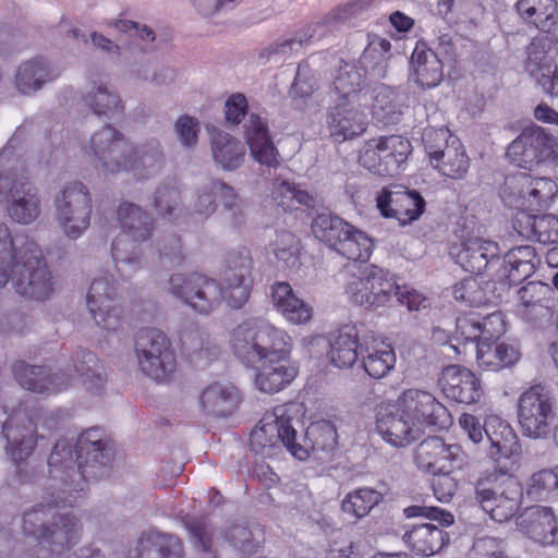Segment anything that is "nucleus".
<instances>
[{
    "label": "nucleus",
    "mask_w": 558,
    "mask_h": 558,
    "mask_svg": "<svg viewBox=\"0 0 558 558\" xmlns=\"http://www.w3.org/2000/svg\"><path fill=\"white\" fill-rule=\"evenodd\" d=\"M444 76L442 63L425 43L417 41L409 62V77L420 88H434Z\"/></svg>",
    "instance_id": "c85d7f7f"
},
{
    "label": "nucleus",
    "mask_w": 558,
    "mask_h": 558,
    "mask_svg": "<svg viewBox=\"0 0 558 558\" xmlns=\"http://www.w3.org/2000/svg\"><path fill=\"white\" fill-rule=\"evenodd\" d=\"M72 365L53 374L46 366H32L16 361L12 372L16 381L25 389L37 393H58L80 379L87 390H99L107 381V375L97 356L87 350L75 352Z\"/></svg>",
    "instance_id": "7ed1b4c3"
},
{
    "label": "nucleus",
    "mask_w": 558,
    "mask_h": 558,
    "mask_svg": "<svg viewBox=\"0 0 558 558\" xmlns=\"http://www.w3.org/2000/svg\"><path fill=\"white\" fill-rule=\"evenodd\" d=\"M411 153L412 145L408 138L400 135L378 136L361 145L357 162L375 175L395 178L404 171Z\"/></svg>",
    "instance_id": "1a4fd4ad"
},
{
    "label": "nucleus",
    "mask_w": 558,
    "mask_h": 558,
    "mask_svg": "<svg viewBox=\"0 0 558 558\" xmlns=\"http://www.w3.org/2000/svg\"><path fill=\"white\" fill-rule=\"evenodd\" d=\"M2 435L7 439L5 450L16 465V475L21 483L27 482V474L21 466L37 446L36 424L21 412H13L2 426Z\"/></svg>",
    "instance_id": "f3484780"
},
{
    "label": "nucleus",
    "mask_w": 558,
    "mask_h": 558,
    "mask_svg": "<svg viewBox=\"0 0 558 558\" xmlns=\"http://www.w3.org/2000/svg\"><path fill=\"white\" fill-rule=\"evenodd\" d=\"M518 420L522 434L538 439L551 433L556 420L554 401L545 387L534 385L519 398Z\"/></svg>",
    "instance_id": "ddd939ff"
},
{
    "label": "nucleus",
    "mask_w": 558,
    "mask_h": 558,
    "mask_svg": "<svg viewBox=\"0 0 558 558\" xmlns=\"http://www.w3.org/2000/svg\"><path fill=\"white\" fill-rule=\"evenodd\" d=\"M376 207L384 218L396 219L401 227L420 219L425 201L420 193L401 186L383 187L376 196Z\"/></svg>",
    "instance_id": "aec40b11"
},
{
    "label": "nucleus",
    "mask_w": 558,
    "mask_h": 558,
    "mask_svg": "<svg viewBox=\"0 0 558 558\" xmlns=\"http://www.w3.org/2000/svg\"><path fill=\"white\" fill-rule=\"evenodd\" d=\"M0 193L4 194L7 213L13 221L27 225L40 214L37 189L26 178L0 177Z\"/></svg>",
    "instance_id": "6ab92c4d"
},
{
    "label": "nucleus",
    "mask_w": 558,
    "mask_h": 558,
    "mask_svg": "<svg viewBox=\"0 0 558 558\" xmlns=\"http://www.w3.org/2000/svg\"><path fill=\"white\" fill-rule=\"evenodd\" d=\"M414 462L430 474L452 473L466 464V454L457 444L448 445L440 437H428L415 448Z\"/></svg>",
    "instance_id": "a211bd4d"
},
{
    "label": "nucleus",
    "mask_w": 558,
    "mask_h": 558,
    "mask_svg": "<svg viewBox=\"0 0 558 558\" xmlns=\"http://www.w3.org/2000/svg\"><path fill=\"white\" fill-rule=\"evenodd\" d=\"M118 221L122 233L148 240L151 233V219L146 211L132 203H121L118 207Z\"/></svg>",
    "instance_id": "8fccbe9b"
},
{
    "label": "nucleus",
    "mask_w": 558,
    "mask_h": 558,
    "mask_svg": "<svg viewBox=\"0 0 558 558\" xmlns=\"http://www.w3.org/2000/svg\"><path fill=\"white\" fill-rule=\"evenodd\" d=\"M244 135L255 161L268 167L278 166V150L269 135L267 123L259 116L250 114L244 125Z\"/></svg>",
    "instance_id": "2f4dec72"
},
{
    "label": "nucleus",
    "mask_w": 558,
    "mask_h": 558,
    "mask_svg": "<svg viewBox=\"0 0 558 558\" xmlns=\"http://www.w3.org/2000/svg\"><path fill=\"white\" fill-rule=\"evenodd\" d=\"M372 246L371 238L365 232L350 225V230L348 233H343L335 251L350 260L364 262L368 259Z\"/></svg>",
    "instance_id": "5fc2aeb1"
},
{
    "label": "nucleus",
    "mask_w": 558,
    "mask_h": 558,
    "mask_svg": "<svg viewBox=\"0 0 558 558\" xmlns=\"http://www.w3.org/2000/svg\"><path fill=\"white\" fill-rule=\"evenodd\" d=\"M407 547L416 556L432 557L449 545V534L432 523L412 525L402 536Z\"/></svg>",
    "instance_id": "473e14b6"
},
{
    "label": "nucleus",
    "mask_w": 558,
    "mask_h": 558,
    "mask_svg": "<svg viewBox=\"0 0 558 558\" xmlns=\"http://www.w3.org/2000/svg\"><path fill=\"white\" fill-rule=\"evenodd\" d=\"M518 304L542 303L555 300V291L546 281H526L518 290Z\"/></svg>",
    "instance_id": "69168bd1"
},
{
    "label": "nucleus",
    "mask_w": 558,
    "mask_h": 558,
    "mask_svg": "<svg viewBox=\"0 0 558 558\" xmlns=\"http://www.w3.org/2000/svg\"><path fill=\"white\" fill-rule=\"evenodd\" d=\"M437 11L449 23L475 24L483 8L477 0H439Z\"/></svg>",
    "instance_id": "603ef678"
},
{
    "label": "nucleus",
    "mask_w": 558,
    "mask_h": 558,
    "mask_svg": "<svg viewBox=\"0 0 558 558\" xmlns=\"http://www.w3.org/2000/svg\"><path fill=\"white\" fill-rule=\"evenodd\" d=\"M242 401L240 390L232 384L214 383L199 395L198 403L204 413L215 417L233 414Z\"/></svg>",
    "instance_id": "7c9ffc66"
},
{
    "label": "nucleus",
    "mask_w": 558,
    "mask_h": 558,
    "mask_svg": "<svg viewBox=\"0 0 558 558\" xmlns=\"http://www.w3.org/2000/svg\"><path fill=\"white\" fill-rule=\"evenodd\" d=\"M83 99L86 106L99 117L114 119L124 112L121 97L102 80H90Z\"/></svg>",
    "instance_id": "c9c22d12"
},
{
    "label": "nucleus",
    "mask_w": 558,
    "mask_h": 558,
    "mask_svg": "<svg viewBox=\"0 0 558 558\" xmlns=\"http://www.w3.org/2000/svg\"><path fill=\"white\" fill-rule=\"evenodd\" d=\"M134 558H183V544L174 535L149 531L138 538Z\"/></svg>",
    "instance_id": "58836bf2"
},
{
    "label": "nucleus",
    "mask_w": 558,
    "mask_h": 558,
    "mask_svg": "<svg viewBox=\"0 0 558 558\" xmlns=\"http://www.w3.org/2000/svg\"><path fill=\"white\" fill-rule=\"evenodd\" d=\"M368 104L363 109L383 123H391L399 113L397 95L390 87L380 85L368 92Z\"/></svg>",
    "instance_id": "09e8293b"
},
{
    "label": "nucleus",
    "mask_w": 558,
    "mask_h": 558,
    "mask_svg": "<svg viewBox=\"0 0 558 558\" xmlns=\"http://www.w3.org/2000/svg\"><path fill=\"white\" fill-rule=\"evenodd\" d=\"M349 230L350 223L327 213L317 215L312 222L314 236L333 250L339 245L343 233H348Z\"/></svg>",
    "instance_id": "864d4df0"
},
{
    "label": "nucleus",
    "mask_w": 558,
    "mask_h": 558,
    "mask_svg": "<svg viewBox=\"0 0 558 558\" xmlns=\"http://www.w3.org/2000/svg\"><path fill=\"white\" fill-rule=\"evenodd\" d=\"M56 207L57 220L69 238L76 239L88 228L92 199L83 183L66 184L56 199Z\"/></svg>",
    "instance_id": "dca6fc26"
},
{
    "label": "nucleus",
    "mask_w": 558,
    "mask_h": 558,
    "mask_svg": "<svg viewBox=\"0 0 558 558\" xmlns=\"http://www.w3.org/2000/svg\"><path fill=\"white\" fill-rule=\"evenodd\" d=\"M130 144L112 126H105L94 133L85 147V154L99 171L106 174L121 172L122 169H134L133 163L126 162Z\"/></svg>",
    "instance_id": "4468645a"
},
{
    "label": "nucleus",
    "mask_w": 558,
    "mask_h": 558,
    "mask_svg": "<svg viewBox=\"0 0 558 558\" xmlns=\"http://www.w3.org/2000/svg\"><path fill=\"white\" fill-rule=\"evenodd\" d=\"M383 500L379 492L373 488H359L349 493L342 501V510L360 519L367 515L371 510Z\"/></svg>",
    "instance_id": "4d7b16f0"
},
{
    "label": "nucleus",
    "mask_w": 558,
    "mask_h": 558,
    "mask_svg": "<svg viewBox=\"0 0 558 558\" xmlns=\"http://www.w3.org/2000/svg\"><path fill=\"white\" fill-rule=\"evenodd\" d=\"M368 113L359 104L338 102L328 117L330 137L343 143L361 136L367 129Z\"/></svg>",
    "instance_id": "b1692460"
},
{
    "label": "nucleus",
    "mask_w": 558,
    "mask_h": 558,
    "mask_svg": "<svg viewBox=\"0 0 558 558\" xmlns=\"http://www.w3.org/2000/svg\"><path fill=\"white\" fill-rule=\"evenodd\" d=\"M518 14L543 32L558 27V2L556 0H518Z\"/></svg>",
    "instance_id": "a19ab883"
},
{
    "label": "nucleus",
    "mask_w": 558,
    "mask_h": 558,
    "mask_svg": "<svg viewBox=\"0 0 558 558\" xmlns=\"http://www.w3.org/2000/svg\"><path fill=\"white\" fill-rule=\"evenodd\" d=\"M163 161L160 144L157 142H150L136 147L130 145L126 162L133 163L135 167L134 169H122V171L134 172L138 178L149 177L160 171Z\"/></svg>",
    "instance_id": "37998d69"
},
{
    "label": "nucleus",
    "mask_w": 558,
    "mask_h": 558,
    "mask_svg": "<svg viewBox=\"0 0 558 558\" xmlns=\"http://www.w3.org/2000/svg\"><path fill=\"white\" fill-rule=\"evenodd\" d=\"M116 281H92L86 303L96 324L106 330L120 327V308L112 304Z\"/></svg>",
    "instance_id": "cd10ccee"
},
{
    "label": "nucleus",
    "mask_w": 558,
    "mask_h": 558,
    "mask_svg": "<svg viewBox=\"0 0 558 558\" xmlns=\"http://www.w3.org/2000/svg\"><path fill=\"white\" fill-rule=\"evenodd\" d=\"M135 351L143 373L159 383L168 381L177 360L168 337L156 328H144L135 336Z\"/></svg>",
    "instance_id": "9d476101"
},
{
    "label": "nucleus",
    "mask_w": 558,
    "mask_h": 558,
    "mask_svg": "<svg viewBox=\"0 0 558 558\" xmlns=\"http://www.w3.org/2000/svg\"><path fill=\"white\" fill-rule=\"evenodd\" d=\"M512 281H458L453 296L469 306L480 307L501 301V291L511 288Z\"/></svg>",
    "instance_id": "72a5a7b5"
},
{
    "label": "nucleus",
    "mask_w": 558,
    "mask_h": 558,
    "mask_svg": "<svg viewBox=\"0 0 558 558\" xmlns=\"http://www.w3.org/2000/svg\"><path fill=\"white\" fill-rule=\"evenodd\" d=\"M111 448L99 428L83 432L74 447L65 439L53 446L48 458V476L43 486V502L23 514L22 527L35 544L28 549L34 558H53L77 544L81 526L70 513L59 509L74 507L85 496L87 478H100L108 472Z\"/></svg>",
    "instance_id": "f257e3e1"
},
{
    "label": "nucleus",
    "mask_w": 558,
    "mask_h": 558,
    "mask_svg": "<svg viewBox=\"0 0 558 558\" xmlns=\"http://www.w3.org/2000/svg\"><path fill=\"white\" fill-rule=\"evenodd\" d=\"M499 247L496 242L482 238H471L461 244L456 254L457 263L470 275L480 276L498 255Z\"/></svg>",
    "instance_id": "f704fd0d"
},
{
    "label": "nucleus",
    "mask_w": 558,
    "mask_h": 558,
    "mask_svg": "<svg viewBox=\"0 0 558 558\" xmlns=\"http://www.w3.org/2000/svg\"><path fill=\"white\" fill-rule=\"evenodd\" d=\"M46 265L37 244L0 223V279L40 278Z\"/></svg>",
    "instance_id": "6e6552de"
},
{
    "label": "nucleus",
    "mask_w": 558,
    "mask_h": 558,
    "mask_svg": "<svg viewBox=\"0 0 558 558\" xmlns=\"http://www.w3.org/2000/svg\"><path fill=\"white\" fill-rule=\"evenodd\" d=\"M524 71L545 95L558 98V39L533 40L527 48Z\"/></svg>",
    "instance_id": "2eb2a0df"
},
{
    "label": "nucleus",
    "mask_w": 558,
    "mask_h": 558,
    "mask_svg": "<svg viewBox=\"0 0 558 558\" xmlns=\"http://www.w3.org/2000/svg\"><path fill=\"white\" fill-rule=\"evenodd\" d=\"M280 351L262 362L255 375L256 387L266 393H276L288 387L296 377L298 367L287 357L290 349L287 339L279 345Z\"/></svg>",
    "instance_id": "5701e85b"
},
{
    "label": "nucleus",
    "mask_w": 558,
    "mask_h": 558,
    "mask_svg": "<svg viewBox=\"0 0 558 558\" xmlns=\"http://www.w3.org/2000/svg\"><path fill=\"white\" fill-rule=\"evenodd\" d=\"M376 428L383 439L395 447H405L415 441L421 434L420 428L401 410L399 401L377 417Z\"/></svg>",
    "instance_id": "a878e982"
},
{
    "label": "nucleus",
    "mask_w": 558,
    "mask_h": 558,
    "mask_svg": "<svg viewBox=\"0 0 558 558\" xmlns=\"http://www.w3.org/2000/svg\"><path fill=\"white\" fill-rule=\"evenodd\" d=\"M360 361L365 373L375 379L386 377L396 365L392 345L377 336H366L360 343Z\"/></svg>",
    "instance_id": "bb28decb"
},
{
    "label": "nucleus",
    "mask_w": 558,
    "mask_h": 558,
    "mask_svg": "<svg viewBox=\"0 0 558 558\" xmlns=\"http://www.w3.org/2000/svg\"><path fill=\"white\" fill-rule=\"evenodd\" d=\"M507 158L513 165L531 169L542 163L558 165V140L543 128H526L508 146Z\"/></svg>",
    "instance_id": "f8f14e48"
},
{
    "label": "nucleus",
    "mask_w": 558,
    "mask_h": 558,
    "mask_svg": "<svg viewBox=\"0 0 558 558\" xmlns=\"http://www.w3.org/2000/svg\"><path fill=\"white\" fill-rule=\"evenodd\" d=\"M286 339L289 337L283 330L260 318H248L232 330L230 347L243 364L255 367L280 351Z\"/></svg>",
    "instance_id": "423d86ee"
},
{
    "label": "nucleus",
    "mask_w": 558,
    "mask_h": 558,
    "mask_svg": "<svg viewBox=\"0 0 558 558\" xmlns=\"http://www.w3.org/2000/svg\"><path fill=\"white\" fill-rule=\"evenodd\" d=\"M276 308L293 324H306L313 317V308L299 298L288 281H276L271 287Z\"/></svg>",
    "instance_id": "e433bc0d"
},
{
    "label": "nucleus",
    "mask_w": 558,
    "mask_h": 558,
    "mask_svg": "<svg viewBox=\"0 0 558 558\" xmlns=\"http://www.w3.org/2000/svg\"><path fill=\"white\" fill-rule=\"evenodd\" d=\"M429 163L442 175L462 179L470 166L469 157L461 141L447 129H427L423 133Z\"/></svg>",
    "instance_id": "9b49d317"
},
{
    "label": "nucleus",
    "mask_w": 558,
    "mask_h": 558,
    "mask_svg": "<svg viewBox=\"0 0 558 558\" xmlns=\"http://www.w3.org/2000/svg\"><path fill=\"white\" fill-rule=\"evenodd\" d=\"M331 31L326 22H317L299 33L298 37L283 41L278 45L276 53L287 54L289 51L299 50L304 44L318 40Z\"/></svg>",
    "instance_id": "680f3d73"
},
{
    "label": "nucleus",
    "mask_w": 558,
    "mask_h": 558,
    "mask_svg": "<svg viewBox=\"0 0 558 558\" xmlns=\"http://www.w3.org/2000/svg\"><path fill=\"white\" fill-rule=\"evenodd\" d=\"M278 267L295 269L300 266V241L288 231L279 232L272 243Z\"/></svg>",
    "instance_id": "13d9d810"
},
{
    "label": "nucleus",
    "mask_w": 558,
    "mask_h": 558,
    "mask_svg": "<svg viewBox=\"0 0 558 558\" xmlns=\"http://www.w3.org/2000/svg\"><path fill=\"white\" fill-rule=\"evenodd\" d=\"M456 339L462 343L481 342L480 315L463 313L456 319Z\"/></svg>",
    "instance_id": "0e129e2a"
},
{
    "label": "nucleus",
    "mask_w": 558,
    "mask_h": 558,
    "mask_svg": "<svg viewBox=\"0 0 558 558\" xmlns=\"http://www.w3.org/2000/svg\"><path fill=\"white\" fill-rule=\"evenodd\" d=\"M365 70H361L354 64L344 63L340 66L338 74L333 80V88L339 95L338 102L351 101L359 106L368 104V90L362 87L365 77Z\"/></svg>",
    "instance_id": "ea45409f"
},
{
    "label": "nucleus",
    "mask_w": 558,
    "mask_h": 558,
    "mask_svg": "<svg viewBox=\"0 0 558 558\" xmlns=\"http://www.w3.org/2000/svg\"><path fill=\"white\" fill-rule=\"evenodd\" d=\"M211 155L215 162L225 170L239 168L245 156L241 142L226 132H217L210 138Z\"/></svg>",
    "instance_id": "c03bdc74"
},
{
    "label": "nucleus",
    "mask_w": 558,
    "mask_h": 558,
    "mask_svg": "<svg viewBox=\"0 0 558 558\" xmlns=\"http://www.w3.org/2000/svg\"><path fill=\"white\" fill-rule=\"evenodd\" d=\"M146 240L137 239L135 235L120 232L112 241L111 255L116 267L121 276H126L141 265L142 244Z\"/></svg>",
    "instance_id": "a18cd8bd"
},
{
    "label": "nucleus",
    "mask_w": 558,
    "mask_h": 558,
    "mask_svg": "<svg viewBox=\"0 0 558 558\" xmlns=\"http://www.w3.org/2000/svg\"><path fill=\"white\" fill-rule=\"evenodd\" d=\"M276 308L293 324H306L313 317V308L299 298L288 281H276L271 287Z\"/></svg>",
    "instance_id": "4c0bfd02"
},
{
    "label": "nucleus",
    "mask_w": 558,
    "mask_h": 558,
    "mask_svg": "<svg viewBox=\"0 0 558 558\" xmlns=\"http://www.w3.org/2000/svg\"><path fill=\"white\" fill-rule=\"evenodd\" d=\"M354 304L367 307L385 305L390 293L383 287V282L375 284V281H351L347 288Z\"/></svg>",
    "instance_id": "6e6d98bb"
},
{
    "label": "nucleus",
    "mask_w": 558,
    "mask_h": 558,
    "mask_svg": "<svg viewBox=\"0 0 558 558\" xmlns=\"http://www.w3.org/2000/svg\"><path fill=\"white\" fill-rule=\"evenodd\" d=\"M558 489L556 468L543 469L534 473L527 483V495L534 499H543Z\"/></svg>",
    "instance_id": "e2e57ef3"
},
{
    "label": "nucleus",
    "mask_w": 558,
    "mask_h": 558,
    "mask_svg": "<svg viewBox=\"0 0 558 558\" xmlns=\"http://www.w3.org/2000/svg\"><path fill=\"white\" fill-rule=\"evenodd\" d=\"M474 500L492 520L508 522L522 507L523 486L514 475L495 468L474 482Z\"/></svg>",
    "instance_id": "20e7f679"
},
{
    "label": "nucleus",
    "mask_w": 558,
    "mask_h": 558,
    "mask_svg": "<svg viewBox=\"0 0 558 558\" xmlns=\"http://www.w3.org/2000/svg\"><path fill=\"white\" fill-rule=\"evenodd\" d=\"M536 266L533 246L522 245L510 250L504 259L505 276L508 279H530Z\"/></svg>",
    "instance_id": "3c124183"
},
{
    "label": "nucleus",
    "mask_w": 558,
    "mask_h": 558,
    "mask_svg": "<svg viewBox=\"0 0 558 558\" xmlns=\"http://www.w3.org/2000/svg\"><path fill=\"white\" fill-rule=\"evenodd\" d=\"M517 525L522 534L535 543L558 545V518L551 508L531 507L517 519Z\"/></svg>",
    "instance_id": "393cba45"
},
{
    "label": "nucleus",
    "mask_w": 558,
    "mask_h": 558,
    "mask_svg": "<svg viewBox=\"0 0 558 558\" xmlns=\"http://www.w3.org/2000/svg\"><path fill=\"white\" fill-rule=\"evenodd\" d=\"M556 300L548 302L532 303V304H517L514 313L522 322L532 328H541L548 325L554 319V308Z\"/></svg>",
    "instance_id": "052dcab7"
},
{
    "label": "nucleus",
    "mask_w": 558,
    "mask_h": 558,
    "mask_svg": "<svg viewBox=\"0 0 558 558\" xmlns=\"http://www.w3.org/2000/svg\"><path fill=\"white\" fill-rule=\"evenodd\" d=\"M502 203L525 219L548 210L558 198V183L550 177L518 172L506 178L500 191Z\"/></svg>",
    "instance_id": "39448f33"
},
{
    "label": "nucleus",
    "mask_w": 558,
    "mask_h": 558,
    "mask_svg": "<svg viewBox=\"0 0 558 558\" xmlns=\"http://www.w3.org/2000/svg\"><path fill=\"white\" fill-rule=\"evenodd\" d=\"M481 341H496L507 331L506 315L495 311L484 317L480 316Z\"/></svg>",
    "instance_id": "338daca9"
},
{
    "label": "nucleus",
    "mask_w": 558,
    "mask_h": 558,
    "mask_svg": "<svg viewBox=\"0 0 558 558\" xmlns=\"http://www.w3.org/2000/svg\"><path fill=\"white\" fill-rule=\"evenodd\" d=\"M252 281H181L173 289L177 298L201 314L213 312L220 302L241 308L252 291Z\"/></svg>",
    "instance_id": "0eeeda50"
},
{
    "label": "nucleus",
    "mask_w": 558,
    "mask_h": 558,
    "mask_svg": "<svg viewBox=\"0 0 558 558\" xmlns=\"http://www.w3.org/2000/svg\"><path fill=\"white\" fill-rule=\"evenodd\" d=\"M271 196L276 204L283 210H293L301 205L307 207L314 205L312 195L287 181L275 183Z\"/></svg>",
    "instance_id": "bf43d9fd"
},
{
    "label": "nucleus",
    "mask_w": 558,
    "mask_h": 558,
    "mask_svg": "<svg viewBox=\"0 0 558 558\" xmlns=\"http://www.w3.org/2000/svg\"><path fill=\"white\" fill-rule=\"evenodd\" d=\"M58 76L46 61L35 59L20 65L16 73V87L23 94H31L43 84Z\"/></svg>",
    "instance_id": "de8ad7c7"
},
{
    "label": "nucleus",
    "mask_w": 558,
    "mask_h": 558,
    "mask_svg": "<svg viewBox=\"0 0 558 558\" xmlns=\"http://www.w3.org/2000/svg\"><path fill=\"white\" fill-rule=\"evenodd\" d=\"M513 227L517 232L527 239L543 244L558 243V218L554 215L515 217Z\"/></svg>",
    "instance_id": "79ce46f5"
},
{
    "label": "nucleus",
    "mask_w": 558,
    "mask_h": 558,
    "mask_svg": "<svg viewBox=\"0 0 558 558\" xmlns=\"http://www.w3.org/2000/svg\"><path fill=\"white\" fill-rule=\"evenodd\" d=\"M484 432L489 440L488 456L495 461L519 454L521 446L511 425L498 415H488L484 421Z\"/></svg>",
    "instance_id": "c756f323"
},
{
    "label": "nucleus",
    "mask_w": 558,
    "mask_h": 558,
    "mask_svg": "<svg viewBox=\"0 0 558 558\" xmlns=\"http://www.w3.org/2000/svg\"><path fill=\"white\" fill-rule=\"evenodd\" d=\"M444 396L454 402L474 404L483 397L481 380L470 369L449 365L445 367L438 379Z\"/></svg>",
    "instance_id": "4be33fe9"
},
{
    "label": "nucleus",
    "mask_w": 558,
    "mask_h": 558,
    "mask_svg": "<svg viewBox=\"0 0 558 558\" xmlns=\"http://www.w3.org/2000/svg\"><path fill=\"white\" fill-rule=\"evenodd\" d=\"M360 343L354 327L340 330L328 352L330 362L338 368H350L360 359Z\"/></svg>",
    "instance_id": "49530a36"
},
{
    "label": "nucleus",
    "mask_w": 558,
    "mask_h": 558,
    "mask_svg": "<svg viewBox=\"0 0 558 558\" xmlns=\"http://www.w3.org/2000/svg\"><path fill=\"white\" fill-rule=\"evenodd\" d=\"M401 410L409 415L416 427H445L451 423L448 409L436 397L420 389H407L398 398Z\"/></svg>",
    "instance_id": "412c9836"
},
{
    "label": "nucleus",
    "mask_w": 558,
    "mask_h": 558,
    "mask_svg": "<svg viewBox=\"0 0 558 558\" xmlns=\"http://www.w3.org/2000/svg\"><path fill=\"white\" fill-rule=\"evenodd\" d=\"M213 191L216 192L217 198L223 203L225 207L229 209L233 219L232 223L239 226L244 211L242 201L234 190L222 182H213Z\"/></svg>",
    "instance_id": "774afa93"
},
{
    "label": "nucleus",
    "mask_w": 558,
    "mask_h": 558,
    "mask_svg": "<svg viewBox=\"0 0 558 558\" xmlns=\"http://www.w3.org/2000/svg\"><path fill=\"white\" fill-rule=\"evenodd\" d=\"M293 404H280L267 411L250 434V447L259 453L278 441L298 460L305 461L311 453L332 451L338 444V433L332 423L320 420L311 423L300 442L292 426Z\"/></svg>",
    "instance_id": "f03ea898"
}]
</instances>
